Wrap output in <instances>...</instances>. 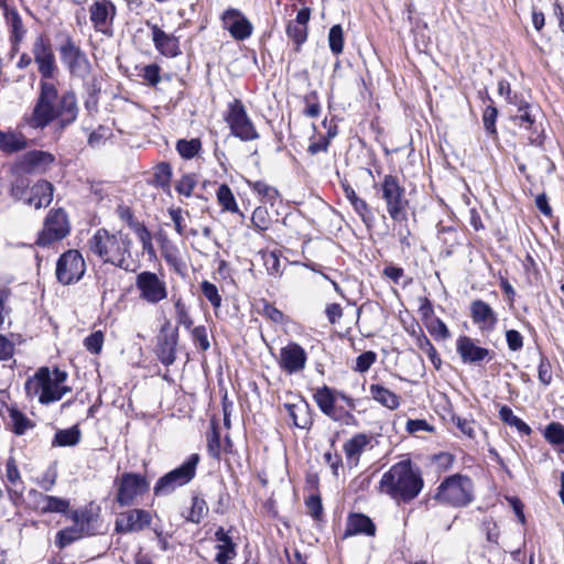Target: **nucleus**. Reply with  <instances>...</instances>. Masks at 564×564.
Returning <instances> with one entry per match:
<instances>
[{
  "instance_id": "obj_13",
  "label": "nucleus",
  "mask_w": 564,
  "mask_h": 564,
  "mask_svg": "<svg viewBox=\"0 0 564 564\" xmlns=\"http://www.w3.org/2000/svg\"><path fill=\"white\" fill-rule=\"evenodd\" d=\"M116 484L118 486L116 500L122 507L132 505L134 499L144 495L150 487L144 476L134 473L122 474Z\"/></svg>"
},
{
  "instance_id": "obj_40",
  "label": "nucleus",
  "mask_w": 564,
  "mask_h": 564,
  "mask_svg": "<svg viewBox=\"0 0 564 564\" xmlns=\"http://www.w3.org/2000/svg\"><path fill=\"white\" fill-rule=\"evenodd\" d=\"M80 530L82 529H79V527L72 525L69 528L58 531L56 534L55 544L59 549L66 547L67 545L79 540L84 535V533Z\"/></svg>"
},
{
  "instance_id": "obj_26",
  "label": "nucleus",
  "mask_w": 564,
  "mask_h": 564,
  "mask_svg": "<svg viewBox=\"0 0 564 564\" xmlns=\"http://www.w3.org/2000/svg\"><path fill=\"white\" fill-rule=\"evenodd\" d=\"M319 410L334 421H339L340 417L336 414L335 402L336 391L332 390L327 386L316 389L313 395Z\"/></svg>"
},
{
  "instance_id": "obj_29",
  "label": "nucleus",
  "mask_w": 564,
  "mask_h": 564,
  "mask_svg": "<svg viewBox=\"0 0 564 564\" xmlns=\"http://www.w3.org/2000/svg\"><path fill=\"white\" fill-rule=\"evenodd\" d=\"M30 498L42 499L45 502V507L42 508V513H66L69 509V501L55 496L44 495L35 489L29 491Z\"/></svg>"
},
{
  "instance_id": "obj_11",
  "label": "nucleus",
  "mask_w": 564,
  "mask_h": 564,
  "mask_svg": "<svg viewBox=\"0 0 564 564\" xmlns=\"http://www.w3.org/2000/svg\"><path fill=\"white\" fill-rule=\"evenodd\" d=\"M86 271L85 260L78 250L70 249L62 253L56 262V279L64 285L78 282Z\"/></svg>"
},
{
  "instance_id": "obj_25",
  "label": "nucleus",
  "mask_w": 564,
  "mask_h": 564,
  "mask_svg": "<svg viewBox=\"0 0 564 564\" xmlns=\"http://www.w3.org/2000/svg\"><path fill=\"white\" fill-rule=\"evenodd\" d=\"M177 332L159 337L158 358L164 366H171L176 359Z\"/></svg>"
},
{
  "instance_id": "obj_41",
  "label": "nucleus",
  "mask_w": 564,
  "mask_h": 564,
  "mask_svg": "<svg viewBox=\"0 0 564 564\" xmlns=\"http://www.w3.org/2000/svg\"><path fill=\"white\" fill-rule=\"evenodd\" d=\"M207 513L208 507L206 501L203 498L195 496L192 498V506L188 516H186V520L198 524Z\"/></svg>"
},
{
  "instance_id": "obj_3",
  "label": "nucleus",
  "mask_w": 564,
  "mask_h": 564,
  "mask_svg": "<svg viewBox=\"0 0 564 564\" xmlns=\"http://www.w3.org/2000/svg\"><path fill=\"white\" fill-rule=\"evenodd\" d=\"M89 252L98 257L104 263L130 271L128 258L130 257L129 238L110 234L105 228L98 229L87 242Z\"/></svg>"
},
{
  "instance_id": "obj_34",
  "label": "nucleus",
  "mask_w": 564,
  "mask_h": 564,
  "mask_svg": "<svg viewBox=\"0 0 564 564\" xmlns=\"http://www.w3.org/2000/svg\"><path fill=\"white\" fill-rule=\"evenodd\" d=\"M499 417L505 424L516 427L521 435H530L532 433V429L524 421L514 415L513 411L508 405L500 406Z\"/></svg>"
},
{
  "instance_id": "obj_19",
  "label": "nucleus",
  "mask_w": 564,
  "mask_h": 564,
  "mask_svg": "<svg viewBox=\"0 0 564 564\" xmlns=\"http://www.w3.org/2000/svg\"><path fill=\"white\" fill-rule=\"evenodd\" d=\"M117 13L116 6L109 0L95 1L89 8L90 21L97 32L108 34Z\"/></svg>"
},
{
  "instance_id": "obj_4",
  "label": "nucleus",
  "mask_w": 564,
  "mask_h": 564,
  "mask_svg": "<svg viewBox=\"0 0 564 564\" xmlns=\"http://www.w3.org/2000/svg\"><path fill=\"white\" fill-rule=\"evenodd\" d=\"M474 486L469 477L455 474L446 477L437 487L435 500L442 503L462 508L468 506L474 499Z\"/></svg>"
},
{
  "instance_id": "obj_44",
  "label": "nucleus",
  "mask_w": 564,
  "mask_h": 564,
  "mask_svg": "<svg viewBox=\"0 0 564 564\" xmlns=\"http://www.w3.org/2000/svg\"><path fill=\"white\" fill-rule=\"evenodd\" d=\"M351 206L354 210L360 216L366 227L371 228L375 224V215L367 202L362 198H359L358 200L354 202Z\"/></svg>"
},
{
  "instance_id": "obj_64",
  "label": "nucleus",
  "mask_w": 564,
  "mask_h": 564,
  "mask_svg": "<svg viewBox=\"0 0 564 564\" xmlns=\"http://www.w3.org/2000/svg\"><path fill=\"white\" fill-rule=\"evenodd\" d=\"M56 478H57L56 470L48 469L37 479V484L43 490L50 491L55 486Z\"/></svg>"
},
{
  "instance_id": "obj_53",
  "label": "nucleus",
  "mask_w": 564,
  "mask_h": 564,
  "mask_svg": "<svg viewBox=\"0 0 564 564\" xmlns=\"http://www.w3.org/2000/svg\"><path fill=\"white\" fill-rule=\"evenodd\" d=\"M377 360V354L368 350L356 358L354 370L360 373L367 372Z\"/></svg>"
},
{
  "instance_id": "obj_63",
  "label": "nucleus",
  "mask_w": 564,
  "mask_h": 564,
  "mask_svg": "<svg viewBox=\"0 0 564 564\" xmlns=\"http://www.w3.org/2000/svg\"><path fill=\"white\" fill-rule=\"evenodd\" d=\"M531 109L532 108H525V110L518 111L517 115L511 117V120L514 123L519 124L520 127H525L527 129H530L535 121L534 117L532 116Z\"/></svg>"
},
{
  "instance_id": "obj_6",
  "label": "nucleus",
  "mask_w": 564,
  "mask_h": 564,
  "mask_svg": "<svg viewBox=\"0 0 564 564\" xmlns=\"http://www.w3.org/2000/svg\"><path fill=\"white\" fill-rule=\"evenodd\" d=\"M225 120L230 128L231 134L239 138L241 141L247 142L259 139L260 135L241 100L234 99V101L228 105Z\"/></svg>"
},
{
  "instance_id": "obj_15",
  "label": "nucleus",
  "mask_w": 564,
  "mask_h": 564,
  "mask_svg": "<svg viewBox=\"0 0 564 564\" xmlns=\"http://www.w3.org/2000/svg\"><path fill=\"white\" fill-rule=\"evenodd\" d=\"M152 516L144 509H129L120 512L115 521V531L120 534L141 532L149 528Z\"/></svg>"
},
{
  "instance_id": "obj_18",
  "label": "nucleus",
  "mask_w": 564,
  "mask_h": 564,
  "mask_svg": "<svg viewBox=\"0 0 564 564\" xmlns=\"http://www.w3.org/2000/svg\"><path fill=\"white\" fill-rule=\"evenodd\" d=\"M307 361V354L302 346L290 343L280 350L279 366L286 373L292 375L302 371Z\"/></svg>"
},
{
  "instance_id": "obj_52",
  "label": "nucleus",
  "mask_w": 564,
  "mask_h": 564,
  "mask_svg": "<svg viewBox=\"0 0 564 564\" xmlns=\"http://www.w3.org/2000/svg\"><path fill=\"white\" fill-rule=\"evenodd\" d=\"M104 333L96 330L84 339V346L90 354H99L104 345Z\"/></svg>"
},
{
  "instance_id": "obj_35",
  "label": "nucleus",
  "mask_w": 564,
  "mask_h": 564,
  "mask_svg": "<svg viewBox=\"0 0 564 564\" xmlns=\"http://www.w3.org/2000/svg\"><path fill=\"white\" fill-rule=\"evenodd\" d=\"M161 253L165 262L177 273H182L184 263L180 256V250L174 242L161 246Z\"/></svg>"
},
{
  "instance_id": "obj_28",
  "label": "nucleus",
  "mask_w": 564,
  "mask_h": 564,
  "mask_svg": "<svg viewBox=\"0 0 564 564\" xmlns=\"http://www.w3.org/2000/svg\"><path fill=\"white\" fill-rule=\"evenodd\" d=\"M284 408L286 409L294 426L299 429H308L312 425L310 405L305 401L285 403Z\"/></svg>"
},
{
  "instance_id": "obj_24",
  "label": "nucleus",
  "mask_w": 564,
  "mask_h": 564,
  "mask_svg": "<svg viewBox=\"0 0 564 564\" xmlns=\"http://www.w3.org/2000/svg\"><path fill=\"white\" fill-rule=\"evenodd\" d=\"M53 185L47 181H40L31 188V195L26 198L29 205L35 209L47 207L53 200Z\"/></svg>"
},
{
  "instance_id": "obj_27",
  "label": "nucleus",
  "mask_w": 564,
  "mask_h": 564,
  "mask_svg": "<svg viewBox=\"0 0 564 564\" xmlns=\"http://www.w3.org/2000/svg\"><path fill=\"white\" fill-rule=\"evenodd\" d=\"M376 525L372 520L362 513L350 514L347 521L345 536L366 534L375 535Z\"/></svg>"
},
{
  "instance_id": "obj_36",
  "label": "nucleus",
  "mask_w": 564,
  "mask_h": 564,
  "mask_svg": "<svg viewBox=\"0 0 564 564\" xmlns=\"http://www.w3.org/2000/svg\"><path fill=\"white\" fill-rule=\"evenodd\" d=\"M543 435L545 440L553 446L558 447L564 453V425L558 422H551L546 425Z\"/></svg>"
},
{
  "instance_id": "obj_30",
  "label": "nucleus",
  "mask_w": 564,
  "mask_h": 564,
  "mask_svg": "<svg viewBox=\"0 0 564 564\" xmlns=\"http://www.w3.org/2000/svg\"><path fill=\"white\" fill-rule=\"evenodd\" d=\"M370 443V436L358 433L344 444V452L349 463L357 464L365 447Z\"/></svg>"
},
{
  "instance_id": "obj_22",
  "label": "nucleus",
  "mask_w": 564,
  "mask_h": 564,
  "mask_svg": "<svg viewBox=\"0 0 564 564\" xmlns=\"http://www.w3.org/2000/svg\"><path fill=\"white\" fill-rule=\"evenodd\" d=\"M2 417L6 427L19 436L35 427V423L17 406H7Z\"/></svg>"
},
{
  "instance_id": "obj_48",
  "label": "nucleus",
  "mask_w": 564,
  "mask_h": 564,
  "mask_svg": "<svg viewBox=\"0 0 564 564\" xmlns=\"http://www.w3.org/2000/svg\"><path fill=\"white\" fill-rule=\"evenodd\" d=\"M94 516L90 511H74L72 513V519L75 522L74 525L79 527L82 529L80 531L84 534L90 535L93 534V531L90 530V522L93 520Z\"/></svg>"
},
{
  "instance_id": "obj_62",
  "label": "nucleus",
  "mask_w": 564,
  "mask_h": 564,
  "mask_svg": "<svg viewBox=\"0 0 564 564\" xmlns=\"http://www.w3.org/2000/svg\"><path fill=\"white\" fill-rule=\"evenodd\" d=\"M308 513L316 520L323 514V506L319 496H310L305 501Z\"/></svg>"
},
{
  "instance_id": "obj_1",
  "label": "nucleus",
  "mask_w": 564,
  "mask_h": 564,
  "mask_svg": "<svg viewBox=\"0 0 564 564\" xmlns=\"http://www.w3.org/2000/svg\"><path fill=\"white\" fill-rule=\"evenodd\" d=\"M39 95L30 116L25 117L26 124L35 130H43L58 119L61 129L66 128L78 116L76 95L72 90L58 95L56 85L50 80H40Z\"/></svg>"
},
{
  "instance_id": "obj_45",
  "label": "nucleus",
  "mask_w": 564,
  "mask_h": 564,
  "mask_svg": "<svg viewBox=\"0 0 564 564\" xmlns=\"http://www.w3.org/2000/svg\"><path fill=\"white\" fill-rule=\"evenodd\" d=\"M174 307L177 324L183 325L186 329L192 328L194 322L189 315V310L182 297H177L175 300Z\"/></svg>"
},
{
  "instance_id": "obj_16",
  "label": "nucleus",
  "mask_w": 564,
  "mask_h": 564,
  "mask_svg": "<svg viewBox=\"0 0 564 564\" xmlns=\"http://www.w3.org/2000/svg\"><path fill=\"white\" fill-rule=\"evenodd\" d=\"M223 26L237 41H245L253 32L252 23L238 9L229 8L221 15Z\"/></svg>"
},
{
  "instance_id": "obj_23",
  "label": "nucleus",
  "mask_w": 564,
  "mask_h": 564,
  "mask_svg": "<svg viewBox=\"0 0 564 564\" xmlns=\"http://www.w3.org/2000/svg\"><path fill=\"white\" fill-rule=\"evenodd\" d=\"M55 161L52 153L33 150L23 155L22 165L29 172H45Z\"/></svg>"
},
{
  "instance_id": "obj_32",
  "label": "nucleus",
  "mask_w": 564,
  "mask_h": 564,
  "mask_svg": "<svg viewBox=\"0 0 564 564\" xmlns=\"http://www.w3.org/2000/svg\"><path fill=\"white\" fill-rule=\"evenodd\" d=\"M28 145L22 134L0 131V149L6 153H15L24 150Z\"/></svg>"
},
{
  "instance_id": "obj_10",
  "label": "nucleus",
  "mask_w": 564,
  "mask_h": 564,
  "mask_svg": "<svg viewBox=\"0 0 564 564\" xmlns=\"http://www.w3.org/2000/svg\"><path fill=\"white\" fill-rule=\"evenodd\" d=\"M381 191L389 216L394 221L405 220L408 200L404 195V188L400 185L397 177L386 175L381 184Z\"/></svg>"
},
{
  "instance_id": "obj_51",
  "label": "nucleus",
  "mask_w": 564,
  "mask_h": 564,
  "mask_svg": "<svg viewBox=\"0 0 564 564\" xmlns=\"http://www.w3.org/2000/svg\"><path fill=\"white\" fill-rule=\"evenodd\" d=\"M216 562L218 564H229V562L237 555L235 543L217 544Z\"/></svg>"
},
{
  "instance_id": "obj_61",
  "label": "nucleus",
  "mask_w": 564,
  "mask_h": 564,
  "mask_svg": "<svg viewBox=\"0 0 564 564\" xmlns=\"http://www.w3.org/2000/svg\"><path fill=\"white\" fill-rule=\"evenodd\" d=\"M506 340L511 351H519L523 347V336L516 329H508L506 332Z\"/></svg>"
},
{
  "instance_id": "obj_38",
  "label": "nucleus",
  "mask_w": 564,
  "mask_h": 564,
  "mask_svg": "<svg viewBox=\"0 0 564 564\" xmlns=\"http://www.w3.org/2000/svg\"><path fill=\"white\" fill-rule=\"evenodd\" d=\"M6 18L10 28V40L13 44H17L23 39L25 34L22 19L15 10L7 12Z\"/></svg>"
},
{
  "instance_id": "obj_43",
  "label": "nucleus",
  "mask_w": 564,
  "mask_h": 564,
  "mask_svg": "<svg viewBox=\"0 0 564 564\" xmlns=\"http://www.w3.org/2000/svg\"><path fill=\"white\" fill-rule=\"evenodd\" d=\"M200 149V141L198 139L191 140H178L176 143V150L178 154L184 159L194 158Z\"/></svg>"
},
{
  "instance_id": "obj_14",
  "label": "nucleus",
  "mask_w": 564,
  "mask_h": 564,
  "mask_svg": "<svg viewBox=\"0 0 564 564\" xmlns=\"http://www.w3.org/2000/svg\"><path fill=\"white\" fill-rule=\"evenodd\" d=\"M32 54L37 65L39 73L41 74V80L54 78L57 66L50 40L43 35H39L33 43Z\"/></svg>"
},
{
  "instance_id": "obj_55",
  "label": "nucleus",
  "mask_w": 564,
  "mask_h": 564,
  "mask_svg": "<svg viewBox=\"0 0 564 564\" xmlns=\"http://www.w3.org/2000/svg\"><path fill=\"white\" fill-rule=\"evenodd\" d=\"M141 76L149 86L155 87L161 82V67L158 64L145 65Z\"/></svg>"
},
{
  "instance_id": "obj_39",
  "label": "nucleus",
  "mask_w": 564,
  "mask_h": 564,
  "mask_svg": "<svg viewBox=\"0 0 564 564\" xmlns=\"http://www.w3.org/2000/svg\"><path fill=\"white\" fill-rule=\"evenodd\" d=\"M217 200L224 212L238 213L236 198L227 184H221L216 192Z\"/></svg>"
},
{
  "instance_id": "obj_56",
  "label": "nucleus",
  "mask_w": 564,
  "mask_h": 564,
  "mask_svg": "<svg viewBox=\"0 0 564 564\" xmlns=\"http://www.w3.org/2000/svg\"><path fill=\"white\" fill-rule=\"evenodd\" d=\"M192 339L194 344L199 347L203 351L209 349L210 344L205 326H196L192 329Z\"/></svg>"
},
{
  "instance_id": "obj_60",
  "label": "nucleus",
  "mask_w": 564,
  "mask_h": 564,
  "mask_svg": "<svg viewBox=\"0 0 564 564\" xmlns=\"http://www.w3.org/2000/svg\"><path fill=\"white\" fill-rule=\"evenodd\" d=\"M6 477L12 486L22 485L21 475L13 458L7 460Z\"/></svg>"
},
{
  "instance_id": "obj_37",
  "label": "nucleus",
  "mask_w": 564,
  "mask_h": 564,
  "mask_svg": "<svg viewBox=\"0 0 564 564\" xmlns=\"http://www.w3.org/2000/svg\"><path fill=\"white\" fill-rule=\"evenodd\" d=\"M80 430L77 425L69 429L59 430L55 433L53 445L57 446H75L80 441Z\"/></svg>"
},
{
  "instance_id": "obj_31",
  "label": "nucleus",
  "mask_w": 564,
  "mask_h": 564,
  "mask_svg": "<svg viewBox=\"0 0 564 564\" xmlns=\"http://www.w3.org/2000/svg\"><path fill=\"white\" fill-rule=\"evenodd\" d=\"M371 398L389 410H395L400 405V398L381 384L373 383L369 388Z\"/></svg>"
},
{
  "instance_id": "obj_12",
  "label": "nucleus",
  "mask_w": 564,
  "mask_h": 564,
  "mask_svg": "<svg viewBox=\"0 0 564 564\" xmlns=\"http://www.w3.org/2000/svg\"><path fill=\"white\" fill-rule=\"evenodd\" d=\"M139 297L148 304L155 305L167 297L166 282L156 273L142 271L135 276Z\"/></svg>"
},
{
  "instance_id": "obj_7",
  "label": "nucleus",
  "mask_w": 564,
  "mask_h": 564,
  "mask_svg": "<svg viewBox=\"0 0 564 564\" xmlns=\"http://www.w3.org/2000/svg\"><path fill=\"white\" fill-rule=\"evenodd\" d=\"M59 58L65 68L74 77L86 78L90 70L91 65L86 53L70 36H66L58 47Z\"/></svg>"
},
{
  "instance_id": "obj_21",
  "label": "nucleus",
  "mask_w": 564,
  "mask_h": 564,
  "mask_svg": "<svg viewBox=\"0 0 564 564\" xmlns=\"http://www.w3.org/2000/svg\"><path fill=\"white\" fill-rule=\"evenodd\" d=\"M471 321L481 332H492L498 324V315L482 300H474L469 305Z\"/></svg>"
},
{
  "instance_id": "obj_57",
  "label": "nucleus",
  "mask_w": 564,
  "mask_h": 564,
  "mask_svg": "<svg viewBox=\"0 0 564 564\" xmlns=\"http://www.w3.org/2000/svg\"><path fill=\"white\" fill-rule=\"evenodd\" d=\"M30 182L26 177L20 176L14 180V182L11 184L10 188V195L17 199L20 200L24 198V195L29 188Z\"/></svg>"
},
{
  "instance_id": "obj_17",
  "label": "nucleus",
  "mask_w": 564,
  "mask_h": 564,
  "mask_svg": "<svg viewBox=\"0 0 564 564\" xmlns=\"http://www.w3.org/2000/svg\"><path fill=\"white\" fill-rule=\"evenodd\" d=\"M456 350L464 364L480 365L492 357V351L488 348L476 345L475 340L466 335H462L456 340Z\"/></svg>"
},
{
  "instance_id": "obj_42",
  "label": "nucleus",
  "mask_w": 564,
  "mask_h": 564,
  "mask_svg": "<svg viewBox=\"0 0 564 564\" xmlns=\"http://www.w3.org/2000/svg\"><path fill=\"white\" fill-rule=\"evenodd\" d=\"M329 48L333 54L338 55L344 50V32L340 24H335L328 33Z\"/></svg>"
},
{
  "instance_id": "obj_58",
  "label": "nucleus",
  "mask_w": 564,
  "mask_h": 564,
  "mask_svg": "<svg viewBox=\"0 0 564 564\" xmlns=\"http://www.w3.org/2000/svg\"><path fill=\"white\" fill-rule=\"evenodd\" d=\"M538 378L544 386H549L552 382V366L550 360L542 356L538 367Z\"/></svg>"
},
{
  "instance_id": "obj_9",
  "label": "nucleus",
  "mask_w": 564,
  "mask_h": 564,
  "mask_svg": "<svg viewBox=\"0 0 564 564\" xmlns=\"http://www.w3.org/2000/svg\"><path fill=\"white\" fill-rule=\"evenodd\" d=\"M70 231V224L64 209L57 208L48 212L44 219L43 229L40 231L36 245L50 246L63 240Z\"/></svg>"
},
{
  "instance_id": "obj_2",
  "label": "nucleus",
  "mask_w": 564,
  "mask_h": 564,
  "mask_svg": "<svg viewBox=\"0 0 564 564\" xmlns=\"http://www.w3.org/2000/svg\"><path fill=\"white\" fill-rule=\"evenodd\" d=\"M423 485L420 470L413 468L410 460H402L392 465L382 475L379 481V491L398 503H408L419 496Z\"/></svg>"
},
{
  "instance_id": "obj_8",
  "label": "nucleus",
  "mask_w": 564,
  "mask_h": 564,
  "mask_svg": "<svg viewBox=\"0 0 564 564\" xmlns=\"http://www.w3.org/2000/svg\"><path fill=\"white\" fill-rule=\"evenodd\" d=\"M25 388L29 393H31L32 389L34 390V394L39 395L41 404L59 401L66 393L72 391L67 386H56V383L51 382V371L45 367L39 369L33 380L26 381Z\"/></svg>"
},
{
  "instance_id": "obj_33",
  "label": "nucleus",
  "mask_w": 564,
  "mask_h": 564,
  "mask_svg": "<svg viewBox=\"0 0 564 564\" xmlns=\"http://www.w3.org/2000/svg\"><path fill=\"white\" fill-rule=\"evenodd\" d=\"M172 167L166 162H161L154 167L152 184L171 194Z\"/></svg>"
},
{
  "instance_id": "obj_47",
  "label": "nucleus",
  "mask_w": 564,
  "mask_h": 564,
  "mask_svg": "<svg viewBox=\"0 0 564 564\" xmlns=\"http://www.w3.org/2000/svg\"><path fill=\"white\" fill-rule=\"evenodd\" d=\"M200 291L214 308H219L221 306V296L218 292V288L214 283L203 281L200 284Z\"/></svg>"
},
{
  "instance_id": "obj_50",
  "label": "nucleus",
  "mask_w": 564,
  "mask_h": 564,
  "mask_svg": "<svg viewBox=\"0 0 564 564\" xmlns=\"http://www.w3.org/2000/svg\"><path fill=\"white\" fill-rule=\"evenodd\" d=\"M286 34L294 41L299 48L307 39V26L290 22L286 26Z\"/></svg>"
},
{
  "instance_id": "obj_49",
  "label": "nucleus",
  "mask_w": 564,
  "mask_h": 564,
  "mask_svg": "<svg viewBox=\"0 0 564 564\" xmlns=\"http://www.w3.org/2000/svg\"><path fill=\"white\" fill-rule=\"evenodd\" d=\"M427 330L435 339L445 340L451 336L446 324L438 317L432 318L426 325Z\"/></svg>"
},
{
  "instance_id": "obj_5",
  "label": "nucleus",
  "mask_w": 564,
  "mask_h": 564,
  "mask_svg": "<svg viewBox=\"0 0 564 564\" xmlns=\"http://www.w3.org/2000/svg\"><path fill=\"white\" fill-rule=\"evenodd\" d=\"M199 460L200 457L198 454H192L181 466L160 477L153 487L154 496H169L177 488L189 484L196 476V468Z\"/></svg>"
},
{
  "instance_id": "obj_54",
  "label": "nucleus",
  "mask_w": 564,
  "mask_h": 564,
  "mask_svg": "<svg viewBox=\"0 0 564 564\" xmlns=\"http://www.w3.org/2000/svg\"><path fill=\"white\" fill-rule=\"evenodd\" d=\"M196 186V180L193 174H185L178 180L175 184V191L185 197H189L193 193V189Z\"/></svg>"
},
{
  "instance_id": "obj_20",
  "label": "nucleus",
  "mask_w": 564,
  "mask_h": 564,
  "mask_svg": "<svg viewBox=\"0 0 564 564\" xmlns=\"http://www.w3.org/2000/svg\"><path fill=\"white\" fill-rule=\"evenodd\" d=\"M147 25L152 33V41L155 50L165 57L173 58L178 56L182 52L180 48V39L174 34L164 32L158 24H152L149 21Z\"/></svg>"
},
{
  "instance_id": "obj_59",
  "label": "nucleus",
  "mask_w": 564,
  "mask_h": 564,
  "mask_svg": "<svg viewBox=\"0 0 564 564\" xmlns=\"http://www.w3.org/2000/svg\"><path fill=\"white\" fill-rule=\"evenodd\" d=\"M306 102V108L304 109V115L311 118H317L321 115V105L317 101L316 93H312L304 98Z\"/></svg>"
},
{
  "instance_id": "obj_46",
  "label": "nucleus",
  "mask_w": 564,
  "mask_h": 564,
  "mask_svg": "<svg viewBox=\"0 0 564 564\" xmlns=\"http://www.w3.org/2000/svg\"><path fill=\"white\" fill-rule=\"evenodd\" d=\"M498 117V109L489 105L482 112V123L486 132L491 137H497L496 120Z\"/></svg>"
}]
</instances>
